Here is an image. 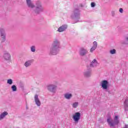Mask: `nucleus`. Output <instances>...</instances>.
I'll use <instances>...</instances> for the list:
<instances>
[{
    "mask_svg": "<svg viewBox=\"0 0 128 128\" xmlns=\"http://www.w3.org/2000/svg\"><path fill=\"white\" fill-rule=\"evenodd\" d=\"M26 2L28 8H36V14H39L42 12H44V7L40 2L37 1L36 3V6L34 4V3L30 0H26Z\"/></svg>",
    "mask_w": 128,
    "mask_h": 128,
    "instance_id": "nucleus-1",
    "label": "nucleus"
},
{
    "mask_svg": "<svg viewBox=\"0 0 128 128\" xmlns=\"http://www.w3.org/2000/svg\"><path fill=\"white\" fill-rule=\"evenodd\" d=\"M49 54L56 56L60 52V41L54 40L48 50Z\"/></svg>",
    "mask_w": 128,
    "mask_h": 128,
    "instance_id": "nucleus-2",
    "label": "nucleus"
},
{
    "mask_svg": "<svg viewBox=\"0 0 128 128\" xmlns=\"http://www.w3.org/2000/svg\"><path fill=\"white\" fill-rule=\"evenodd\" d=\"M107 122L111 128H114V126H118L120 124V120H118V116H115L114 120L110 117L107 118Z\"/></svg>",
    "mask_w": 128,
    "mask_h": 128,
    "instance_id": "nucleus-3",
    "label": "nucleus"
},
{
    "mask_svg": "<svg viewBox=\"0 0 128 128\" xmlns=\"http://www.w3.org/2000/svg\"><path fill=\"white\" fill-rule=\"evenodd\" d=\"M88 54V51L86 48L82 47L79 50V54L80 56H85Z\"/></svg>",
    "mask_w": 128,
    "mask_h": 128,
    "instance_id": "nucleus-4",
    "label": "nucleus"
},
{
    "mask_svg": "<svg viewBox=\"0 0 128 128\" xmlns=\"http://www.w3.org/2000/svg\"><path fill=\"white\" fill-rule=\"evenodd\" d=\"M47 88L49 92H50L56 94V85L54 84H50L48 86Z\"/></svg>",
    "mask_w": 128,
    "mask_h": 128,
    "instance_id": "nucleus-5",
    "label": "nucleus"
},
{
    "mask_svg": "<svg viewBox=\"0 0 128 128\" xmlns=\"http://www.w3.org/2000/svg\"><path fill=\"white\" fill-rule=\"evenodd\" d=\"M0 34L2 38V42H6V32L4 29L0 28Z\"/></svg>",
    "mask_w": 128,
    "mask_h": 128,
    "instance_id": "nucleus-6",
    "label": "nucleus"
},
{
    "mask_svg": "<svg viewBox=\"0 0 128 128\" xmlns=\"http://www.w3.org/2000/svg\"><path fill=\"white\" fill-rule=\"evenodd\" d=\"M80 118V112H76L73 116V120L74 122H78Z\"/></svg>",
    "mask_w": 128,
    "mask_h": 128,
    "instance_id": "nucleus-7",
    "label": "nucleus"
},
{
    "mask_svg": "<svg viewBox=\"0 0 128 128\" xmlns=\"http://www.w3.org/2000/svg\"><path fill=\"white\" fill-rule=\"evenodd\" d=\"M84 76L86 78H90L92 76V69H87L84 72Z\"/></svg>",
    "mask_w": 128,
    "mask_h": 128,
    "instance_id": "nucleus-8",
    "label": "nucleus"
},
{
    "mask_svg": "<svg viewBox=\"0 0 128 128\" xmlns=\"http://www.w3.org/2000/svg\"><path fill=\"white\" fill-rule=\"evenodd\" d=\"M108 82L106 80H102L101 82L100 86L103 90H108Z\"/></svg>",
    "mask_w": 128,
    "mask_h": 128,
    "instance_id": "nucleus-9",
    "label": "nucleus"
},
{
    "mask_svg": "<svg viewBox=\"0 0 128 128\" xmlns=\"http://www.w3.org/2000/svg\"><path fill=\"white\" fill-rule=\"evenodd\" d=\"M98 65V62L96 59H94L90 63V68H96Z\"/></svg>",
    "mask_w": 128,
    "mask_h": 128,
    "instance_id": "nucleus-10",
    "label": "nucleus"
},
{
    "mask_svg": "<svg viewBox=\"0 0 128 128\" xmlns=\"http://www.w3.org/2000/svg\"><path fill=\"white\" fill-rule=\"evenodd\" d=\"M3 58L6 60H10L11 58L10 54L8 52H4L3 55Z\"/></svg>",
    "mask_w": 128,
    "mask_h": 128,
    "instance_id": "nucleus-11",
    "label": "nucleus"
},
{
    "mask_svg": "<svg viewBox=\"0 0 128 128\" xmlns=\"http://www.w3.org/2000/svg\"><path fill=\"white\" fill-rule=\"evenodd\" d=\"M66 28H68V25L64 24L58 28V31L59 32H62L66 30Z\"/></svg>",
    "mask_w": 128,
    "mask_h": 128,
    "instance_id": "nucleus-12",
    "label": "nucleus"
},
{
    "mask_svg": "<svg viewBox=\"0 0 128 128\" xmlns=\"http://www.w3.org/2000/svg\"><path fill=\"white\" fill-rule=\"evenodd\" d=\"M34 100L36 106H40V99L38 98V94L35 95Z\"/></svg>",
    "mask_w": 128,
    "mask_h": 128,
    "instance_id": "nucleus-13",
    "label": "nucleus"
},
{
    "mask_svg": "<svg viewBox=\"0 0 128 128\" xmlns=\"http://www.w3.org/2000/svg\"><path fill=\"white\" fill-rule=\"evenodd\" d=\"M96 48H98V42L94 41L93 42V46L90 49V52H93L94 50H96Z\"/></svg>",
    "mask_w": 128,
    "mask_h": 128,
    "instance_id": "nucleus-14",
    "label": "nucleus"
},
{
    "mask_svg": "<svg viewBox=\"0 0 128 128\" xmlns=\"http://www.w3.org/2000/svg\"><path fill=\"white\" fill-rule=\"evenodd\" d=\"M32 62H34V60H28L25 62L24 65L26 66V68H28V66H32Z\"/></svg>",
    "mask_w": 128,
    "mask_h": 128,
    "instance_id": "nucleus-15",
    "label": "nucleus"
},
{
    "mask_svg": "<svg viewBox=\"0 0 128 128\" xmlns=\"http://www.w3.org/2000/svg\"><path fill=\"white\" fill-rule=\"evenodd\" d=\"M64 98H66V100H70L72 98V94L66 92L65 94H64Z\"/></svg>",
    "mask_w": 128,
    "mask_h": 128,
    "instance_id": "nucleus-16",
    "label": "nucleus"
},
{
    "mask_svg": "<svg viewBox=\"0 0 128 128\" xmlns=\"http://www.w3.org/2000/svg\"><path fill=\"white\" fill-rule=\"evenodd\" d=\"M124 110L126 111L128 110V97L126 98L124 102Z\"/></svg>",
    "mask_w": 128,
    "mask_h": 128,
    "instance_id": "nucleus-17",
    "label": "nucleus"
},
{
    "mask_svg": "<svg viewBox=\"0 0 128 128\" xmlns=\"http://www.w3.org/2000/svg\"><path fill=\"white\" fill-rule=\"evenodd\" d=\"M8 114L6 112H4L0 115V120H2L6 116H8Z\"/></svg>",
    "mask_w": 128,
    "mask_h": 128,
    "instance_id": "nucleus-18",
    "label": "nucleus"
},
{
    "mask_svg": "<svg viewBox=\"0 0 128 128\" xmlns=\"http://www.w3.org/2000/svg\"><path fill=\"white\" fill-rule=\"evenodd\" d=\"M72 20H74L75 22H78L80 20V16H72Z\"/></svg>",
    "mask_w": 128,
    "mask_h": 128,
    "instance_id": "nucleus-19",
    "label": "nucleus"
},
{
    "mask_svg": "<svg viewBox=\"0 0 128 128\" xmlns=\"http://www.w3.org/2000/svg\"><path fill=\"white\" fill-rule=\"evenodd\" d=\"M74 14L75 16H79L80 11L78 10V9H76L74 10Z\"/></svg>",
    "mask_w": 128,
    "mask_h": 128,
    "instance_id": "nucleus-20",
    "label": "nucleus"
},
{
    "mask_svg": "<svg viewBox=\"0 0 128 128\" xmlns=\"http://www.w3.org/2000/svg\"><path fill=\"white\" fill-rule=\"evenodd\" d=\"M78 106V102H74L72 104V108H76Z\"/></svg>",
    "mask_w": 128,
    "mask_h": 128,
    "instance_id": "nucleus-21",
    "label": "nucleus"
},
{
    "mask_svg": "<svg viewBox=\"0 0 128 128\" xmlns=\"http://www.w3.org/2000/svg\"><path fill=\"white\" fill-rule=\"evenodd\" d=\"M30 50L32 52H36V46H32L30 47Z\"/></svg>",
    "mask_w": 128,
    "mask_h": 128,
    "instance_id": "nucleus-22",
    "label": "nucleus"
},
{
    "mask_svg": "<svg viewBox=\"0 0 128 128\" xmlns=\"http://www.w3.org/2000/svg\"><path fill=\"white\" fill-rule=\"evenodd\" d=\"M11 88L12 92H16V85L12 86Z\"/></svg>",
    "mask_w": 128,
    "mask_h": 128,
    "instance_id": "nucleus-23",
    "label": "nucleus"
},
{
    "mask_svg": "<svg viewBox=\"0 0 128 128\" xmlns=\"http://www.w3.org/2000/svg\"><path fill=\"white\" fill-rule=\"evenodd\" d=\"M7 83H8V84H12V79H8V80H7Z\"/></svg>",
    "mask_w": 128,
    "mask_h": 128,
    "instance_id": "nucleus-24",
    "label": "nucleus"
},
{
    "mask_svg": "<svg viewBox=\"0 0 128 128\" xmlns=\"http://www.w3.org/2000/svg\"><path fill=\"white\" fill-rule=\"evenodd\" d=\"M116 50L115 49H113L110 50V54H116Z\"/></svg>",
    "mask_w": 128,
    "mask_h": 128,
    "instance_id": "nucleus-25",
    "label": "nucleus"
},
{
    "mask_svg": "<svg viewBox=\"0 0 128 128\" xmlns=\"http://www.w3.org/2000/svg\"><path fill=\"white\" fill-rule=\"evenodd\" d=\"M91 6V8H94V6H96V3H94V2H92L90 4Z\"/></svg>",
    "mask_w": 128,
    "mask_h": 128,
    "instance_id": "nucleus-26",
    "label": "nucleus"
},
{
    "mask_svg": "<svg viewBox=\"0 0 128 128\" xmlns=\"http://www.w3.org/2000/svg\"><path fill=\"white\" fill-rule=\"evenodd\" d=\"M111 14L112 16H116V11H114V10L112 11Z\"/></svg>",
    "mask_w": 128,
    "mask_h": 128,
    "instance_id": "nucleus-27",
    "label": "nucleus"
},
{
    "mask_svg": "<svg viewBox=\"0 0 128 128\" xmlns=\"http://www.w3.org/2000/svg\"><path fill=\"white\" fill-rule=\"evenodd\" d=\"M119 12H120V14H122V12H124V9H122V8H120L119 10Z\"/></svg>",
    "mask_w": 128,
    "mask_h": 128,
    "instance_id": "nucleus-28",
    "label": "nucleus"
},
{
    "mask_svg": "<svg viewBox=\"0 0 128 128\" xmlns=\"http://www.w3.org/2000/svg\"><path fill=\"white\" fill-rule=\"evenodd\" d=\"M20 88H24V84H20Z\"/></svg>",
    "mask_w": 128,
    "mask_h": 128,
    "instance_id": "nucleus-29",
    "label": "nucleus"
},
{
    "mask_svg": "<svg viewBox=\"0 0 128 128\" xmlns=\"http://www.w3.org/2000/svg\"><path fill=\"white\" fill-rule=\"evenodd\" d=\"M124 128H128V125H125Z\"/></svg>",
    "mask_w": 128,
    "mask_h": 128,
    "instance_id": "nucleus-30",
    "label": "nucleus"
},
{
    "mask_svg": "<svg viewBox=\"0 0 128 128\" xmlns=\"http://www.w3.org/2000/svg\"><path fill=\"white\" fill-rule=\"evenodd\" d=\"M122 44H128V43H126V42H122Z\"/></svg>",
    "mask_w": 128,
    "mask_h": 128,
    "instance_id": "nucleus-31",
    "label": "nucleus"
},
{
    "mask_svg": "<svg viewBox=\"0 0 128 128\" xmlns=\"http://www.w3.org/2000/svg\"><path fill=\"white\" fill-rule=\"evenodd\" d=\"M55 84H58V82H56Z\"/></svg>",
    "mask_w": 128,
    "mask_h": 128,
    "instance_id": "nucleus-32",
    "label": "nucleus"
},
{
    "mask_svg": "<svg viewBox=\"0 0 128 128\" xmlns=\"http://www.w3.org/2000/svg\"><path fill=\"white\" fill-rule=\"evenodd\" d=\"M108 94H110V92L109 91H108Z\"/></svg>",
    "mask_w": 128,
    "mask_h": 128,
    "instance_id": "nucleus-33",
    "label": "nucleus"
}]
</instances>
